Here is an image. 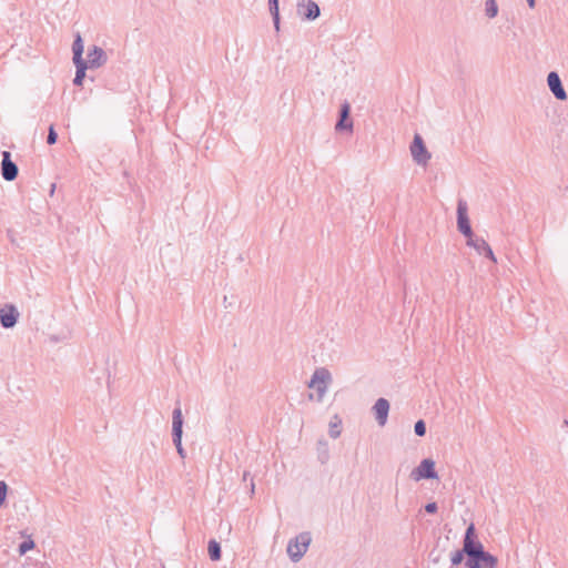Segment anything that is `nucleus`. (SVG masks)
Here are the masks:
<instances>
[{"label":"nucleus","mask_w":568,"mask_h":568,"mask_svg":"<svg viewBox=\"0 0 568 568\" xmlns=\"http://www.w3.org/2000/svg\"><path fill=\"white\" fill-rule=\"evenodd\" d=\"M270 13L273 18L275 30H280V8L278 0H268Z\"/></svg>","instance_id":"nucleus-17"},{"label":"nucleus","mask_w":568,"mask_h":568,"mask_svg":"<svg viewBox=\"0 0 568 568\" xmlns=\"http://www.w3.org/2000/svg\"><path fill=\"white\" fill-rule=\"evenodd\" d=\"M349 114H351V105L347 101H345L341 105L339 118L335 124L336 131H343V130L351 131L353 129V122H352V120H349Z\"/></svg>","instance_id":"nucleus-14"},{"label":"nucleus","mask_w":568,"mask_h":568,"mask_svg":"<svg viewBox=\"0 0 568 568\" xmlns=\"http://www.w3.org/2000/svg\"><path fill=\"white\" fill-rule=\"evenodd\" d=\"M207 551L211 560L217 561L221 559V545L215 539L209 541Z\"/></svg>","instance_id":"nucleus-18"},{"label":"nucleus","mask_w":568,"mask_h":568,"mask_svg":"<svg viewBox=\"0 0 568 568\" xmlns=\"http://www.w3.org/2000/svg\"><path fill=\"white\" fill-rule=\"evenodd\" d=\"M224 303H229L227 296H224Z\"/></svg>","instance_id":"nucleus-30"},{"label":"nucleus","mask_w":568,"mask_h":568,"mask_svg":"<svg viewBox=\"0 0 568 568\" xmlns=\"http://www.w3.org/2000/svg\"><path fill=\"white\" fill-rule=\"evenodd\" d=\"M466 244L473 247L479 255H485L491 262L497 263V258L490 247V245L479 236H473Z\"/></svg>","instance_id":"nucleus-12"},{"label":"nucleus","mask_w":568,"mask_h":568,"mask_svg":"<svg viewBox=\"0 0 568 568\" xmlns=\"http://www.w3.org/2000/svg\"><path fill=\"white\" fill-rule=\"evenodd\" d=\"M224 303H229L227 296H224Z\"/></svg>","instance_id":"nucleus-31"},{"label":"nucleus","mask_w":568,"mask_h":568,"mask_svg":"<svg viewBox=\"0 0 568 568\" xmlns=\"http://www.w3.org/2000/svg\"><path fill=\"white\" fill-rule=\"evenodd\" d=\"M467 211L468 207L466 201L459 200L457 203V229L467 239V241H469L475 235Z\"/></svg>","instance_id":"nucleus-4"},{"label":"nucleus","mask_w":568,"mask_h":568,"mask_svg":"<svg viewBox=\"0 0 568 568\" xmlns=\"http://www.w3.org/2000/svg\"><path fill=\"white\" fill-rule=\"evenodd\" d=\"M414 432L417 436L423 437L426 434V424L423 419H419L414 425Z\"/></svg>","instance_id":"nucleus-23"},{"label":"nucleus","mask_w":568,"mask_h":568,"mask_svg":"<svg viewBox=\"0 0 568 568\" xmlns=\"http://www.w3.org/2000/svg\"><path fill=\"white\" fill-rule=\"evenodd\" d=\"M410 153L413 160L418 164L426 166L430 160V153L428 152L423 138L419 134H415L414 140L410 144Z\"/></svg>","instance_id":"nucleus-5"},{"label":"nucleus","mask_w":568,"mask_h":568,"mask_svg":"<svg viewBox=\"0 0 568 568\" xmlns=\"http://www.w3.org/2000/svg\"><path fill=\"white\" fill-rule=\"evenodd\" d=\"M311 540L310 532H301L288 541L287 554L292 561L297 562L302 559L307 551Z\"/></svg>","instance_id":"nucleus-2"},{"label":"nucleus","mask_w":568,"mask_h":568,"mask_svg":"<svg viewBox=\"0 0 568 568\" xmlns=\"http://www.w3.org/2000/svg\"><path fill=\"white\" fill-rule=\"evenodd\" d=\"M75 65V77L73 79L74 85H82L83 80L85 78V71L89 69L84 62L74 63Z\"/></svg>","instance_id":"nucleus-19"},{"label":"nucleus","mask_w":568,"mask_h":568,"mask_svg":"<svg viewBox=\"0 0 568 568\" xmlns=\"http://www.w3.org/2000/svg\"><path fill=\"white\" fill-rule=\"evenodd\" d=\"M250 477V471H244L243 474V481H246Z\"/></svg>","instance_id":"nucleus-29"},{"label":"nucleus","mask_w":568,"mask_h":568,"mask_svg":"<svg viewBox=\"0 0 568 568\" xmlns=\"http://www.w3.org/2000/svg\"><path fill=\"white\" fill-rule=\"evenodd\" d=\"M172 440H173V444L176 448L179 456L184 459L186 456V453L182 446V437H175V438H172Z\"/></svg>","instance_id":"nucleus-24"},{"label":"nucleus","mask_w":568,"mask_h":568,"mask_svg":"<svg viewBox=\"0 0 568 568\" xmlns=\"http://www.w3.org/2000/svg\"><path fill=\"white\" fill-rule=\"evenodd\" d=\"M20 313L13 304H4L0 307V324L3 328H12L18 323Z\"/></svg>","instance_id":"nucleus-7"},{"label":"nucleus","mask_w":568,"mask_h":568,"mask_svg":"<svg viewBox=\"0 0 568 568\" xmlns=\"http://www.w3.org/2000/svg\"><path fill=\"white\" fill-rule=\"evenodd\" d=\"M526 1H527V3H528L529 8H531V9H534V8H535V6H536V0H526Z\"/></svg>","instance_id":"nucleus-28"},{"label":"nucleus","mask_w":568,"mask_h":568,"mask_svg":"<svg viewBox=\"0 0 568 568\" xmlns=\"http://www.w3.org/2000/svg\"><path fill=\"white\" fill-rule=\"evenodd\" d=\"M183 435V416L181 407L174 408L172 414V438L182 437Z\"/></svg>","instance_id":"nucleus-15"},{"label":"nucleus","mask_w":568,"mask_h":568,"mask_svg":"<svg viewBox=\"0 0 568 568\" xmlns=\"http://www.w3.org/2000/svg\"><path fill=\"white\" fill-rule=\"evenodd\" d=\"M341 425H342L341 418L337 415H335L333 420H331V423H329V436L332 438L339 437V435H341Z\"/></svg>","instance_id":"nucleus-20"},{"label":"nucleus","mask_w":568,"mask_h":568,"mask_svg":"<svg viewBox=\"0 0 568 568\" xmlns=\"http://www.w3.org/2000/svg\"><path fill=\"white\" fill-rule=\"evenodd\" d=\"M465 555L467 556L465 564L467 568H496L498 564L497 557L486 551L483 544L477 539L474 524H470L466 529L463 549L452 554V565L462 564Z\"/></svg>","instance_id":"nucleus-1"},{"label":"nucleus","mask_w":568,"mask_h":568,"mask_svg":"<svg viewBox=\"0 0 568 568\" xmlns=\"http://www.w3.org/2000/svg\"><path fill=\"white\" fill-rule=\"evenodd\" d=\"M547 84L554 97L559 101L567 100L568 95L562 85L561 79L556 71H551L547 75Z\"/></svg>","instance_id":"nucleus-9"},{"label":"nucleus","mask_w":568,"mask_h":568,"mask_svg":"<svg viewBox=\"0 0 568 568\" xmlns=\"http://www.w3.org/2000/svg\"><path fill=\"white\" fill-rule=\"evenodd\" d=\"M106 61L108 55L105 51L98 45H92V48H90L88 51L84 64L90 69H98L103 67L106 63Z\"/></svg>","instance_id":"nucleus-8"},{"label":"nucleus","mask_w":568,"mask_h":568,"mask_svg":"<svg viewBox=\"0 0 568 568\" xmlns=\"http://www.w3.org/2000/svg\"><path fill=\"white\" fill-rule=\"evenodd\" d=\"M485 13L490 19L495 18L498 14V4L496 0H487L485 2Z\"/></svg>","instance_id":"nucleus-21"},{"label":"nucleus","mask_w":568,"mask_h":568,"mask_svg":"<svg viewBox=\"0 0 568 568\" xmlns=\"http://www.w3.org/2000/svg\"><path fill=\"white\" fill-rule=\"evenodd\" d=\"M19 173L18 165L11 160V153L9 151L2 152V161H1V174L2 178L11 182L17 179Z\"/></svg>","instance_id":"nucleus-10"},{"label":"nucleus","mask_w":568,"mask_h":568,"mask_svg":"<svg viewBox=\"0 0 568 568\" xmlns=\"http://www.w3.org/2000/svg\"><path fill=\"white\" fill-rule=\"evenodd\" d=\"M410 476L416 481L420 479H436L438 475L435 470V462L430 458L423 459L418 467L412 471Z\"/></svg>","instance_id":"nucleus-6"},{"label":"nucleus","mask_w":568,"mask_h":568,"mask_svg":"<svg viewBox=\"0 0 568 568\" xmlns=\"http://www.w3.org/2000/svg\"><path fill=\"white\" fill-rule=\"evenodd\" d=\"M373 410L375 413L377 424L379 426H384L388 417L389 402L383 397L378 398L373 406Z\"/></svg>","instance_id":"nucleus-13"},{"label":"nucleus","mask_w":568,"mask_h":568,"mask_svg":"<svg viewBox=\"0 0 568 568\" xmlns=\"http://www.w3.org/2000/svg\"><path fill=\"white\" fill-rule=\"evenodd\" d=\"M83 49V41L81 34L78 32L72 43L73 63L84 62V59L82 57Z\"/></svg>","instance_id":"nucleus-16"},{"label":"nucleus","mask_w":568,"mask_h":568,"mask_svg":"<svg viewBox=\"0 0 568 568\" xmlns=\"http://www.w3.org/2000/svg\"><path fill=\"white\" fill-rule=\"evenodd\" d=\"M332 382V375L325 367L316 368L307 386L316 388L318 400H322L327 392V385Z\"/></svg>","instance_id":"nucleus-3"},{"label":"nucleus","mask_w":568,"mask_h":568,"mask_svg":"<svg viewBox=\"0 0 568 568\" xmlns=\"http://www.w3.org/2000/svg\"><path fill=\"white\" fill-rule=\"evenodd\" d=\"M438 509L437 503L432 501L425 505V511L428 514H435Z\"/></svg>","instance_id":"nucleus-26"},{"label":"nucleus","mask_w":568,"mask_h":568,"mask_svg":"<svg viewBox=\"0 0 568 568\" xmlns=\"http://www.w3.org/2000/svg\"><path fill=\"white\" fill-rule=\"evenodd\" d=\"M250 491H251V495H253V494H254V491H255V484H254L253 478H251V483H250Z\"/></svg>","instance_id":"nucleus-27"},{"label":"nucleus","mask_w":568,"mask_h":568,"mask_svg":"<svg viewBox=\"0 0 568 568\" xmlns=\"http://www.w3.org/2000/svg\"><path fill=\"white\" fill-rule=\"evenodd\" d=\"M36 547L34 541L31 539L30 536H28V539L22 541L19 545L18 552L20 556L26 555L29 550H32Z\"/></svg>","instance_id":"nucleus-22"},{"label":"nucleus","mask_w":568,"mask_h":568,"mask_svg":"<svg viewBox=\"0 0 568 568\" xmlns=\"http://www.w3.org/2000/svg\"><path fill=\"white\" fill-rule=\"evenodd\" d=\"M57 140H58V134L54 130V126L50 125L49 131H48V136H47V143L49 145H52L57 142Z\"/></svg>","instance_id":"nucleus-25"},{"label":"nucleus","mask_w":568,"mask_h":568,"mask_svg":"<svg viewBox=\"0 0 568 568\" xmlns=\"http://www.w3.org/2000/svg\"><path fill=\"white\" fill-rule=\"evenodd\" d=\"M297 13L304 19L313 21L321 14L318 4L313 0H303L297 3Z\"/></svg>","instance_id":"nucleus-11"}]
</instances>
